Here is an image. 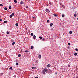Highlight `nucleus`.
Listing matches in <instances>:
<instances>
[{"instance_id":"4c0bfd02","label":"nucleus","mask_w":78,"mask_h":78,"mask_svg":"<svg viewBox=\"0 0 78 78\" xmlns=\"http://www.w3.org/2000/svg\"><path fill=\"white\" fill-rule=\"evenodd\" d=\"M25 30H26V31H27L28 30V29H27V28H26Z\"/></svg>"},{"instance_id":"a18cd8bd","label":"nucleus","mask_w":78,"mask_h":78,"mask_svg":"<svg viewBox=\"0 0 78 78\" xmlns=\"http://www.w3.org/2000/svg\"><path fill=\"white\" fill-rule=\"evenodd\" d=\"M34 17H32V19H34Z\"/></svg>"},{"instance_id":"79ce46f5","label":"nucleus","mask_w":78,"mask_h":78,"mask_svg":"<svg viewBox=\"0 0 78 78\" xmlns=\"http://www.w3.org/2000/svg\"><path fill=\"white\" fill-rule=\"evenodd\" d=\"M2 21V19H0V22H1Z\"/></svg>"},{"instance_id":"ea45409f","label":"nucleus","mask_w":78,"mask_h":78,"mask_svg":"<svg viewBox=\"0 0 78 78\" xmlns=\"http://www.w3.org/2000/svg\"><path fill=\"white\" fill-rule=\"evenodd\" d=\"M68 66V67H70L71 66L70 65H69Z\"/></svg>"},{"instance_id":"f8f14e48","label":"nucleus","mask_w":78,"mask_h":78,"mask_svg":"<svg viewBox=\"0 0 78 78\" xmlns=\"http://www.w3.org/2000/svg\"><path fill=\"white\" fill-rule=\"evenodd\" d=\"M20 4H21L22 5L23 4V2L22 1L20 3Z\"/></svg>"},{"instance_id":"7ed1b4c3","label":"nucleus","mask_w":78,"mask_h":78,"mask_svg":"<svg viewBox=\"0 0 78 78\" xmlns=\"http://www.w3.org/2000/svg\"><path fill=\"white\" fill-rule=\"evenodd\" d=\"M45 11L47 12H50V10L48 9H46L45 10Z\"/></svg>"},{"instance_id":"6ab92c4d","label":"nucleus","mask_w":78,"mask_h":78,"mask_svg":"<svg viewBox=\"0 0 78 78\" xmlns=\"http://www.w3.org/2000/svg\"><path fill=\"white\" fill-rule=\"evenodd\" d=\"M9 9H11V6H10L9 7Z\"/></svg>"},{"instance_id":"2f4dec72","label":"nucleus","mask_w":78,"mask_h":78,"mask_svg":"<svg viewBox=\"0 0 78 78\" xmlns=\"http://www.w3.org/2000/svg\"><path fill=\"white\" fill-rule=\"evenodd\" d=\"M39 38H40V39H42V37H39Z\"/></svg>"},{"instance_id":"a211bd4d","label":"nucleus","mask_w":78,"mask_h":78,"mask_svg":"<svg viewBox=\"0 0 78 78\" xmlns=\"http://www.w3.org/2000/svg\"><path fill=\"white\" fill-rule=\"evenodd\" d=\"M4 23H7V22H8V21H5L4 22Z\"/></svg>"},{"instance_id":"c756f323","label":"nucleus","mask_w":78,"mask_h":78,"mask_svg":"<svg viewBox=\"0 0 78 78\" xmlns=\"http://www.w3.org/2000/svg\"><path fill=\"white\" fill-rule=\"evenodd\" d=\"M30 35H31V36H33V33H31L30 34Z\"/></svg>"},{"instance_id":"5701e85b","label":"nucleus","mask_w":78,"mask_h":78,"mask_svg":"<svg viewBox=\"0 0 78 78\" xmlns=\"http://www.w3.org/2000/svg\"><path fill=\"white\" fill-rule=\"evenodd\" d=\"M34 48V47L33 46H32L31 47V49H33Z\"/></svg>"},{"instance_id":"412c9836","label":"nucleus","mask_w":78,"mask_h":78,"mask_svg":"<svg viewBox=\"0 0 78 78\" xmlns=\"http://www.w3.org/2000/svg\"><path fill=\"white\" fill-rule=\"evenodd\" d=\"M25 51L26 52V53H28V52L29 51H28V50H26Z\"/></svg>"},{"instance_id":"6e6d98bb","label":"nucleus","mask_w":78,"mask_h":78,"mask_svg":"<svg viewBox=\"0 0 78 78\" xmlns=\"http://www.w3.org/2000/svg\"><path fill=\"white\" fill-rule=\"evenodd\" d=\"M73 1H75V0H73Z\"/></svg>"},{"instance_id":"5fc2aeb1","label":"nucleus","mask_w":78,"mask_h":78,"mask_svg":"<svg viewBox=\"0 0 78 78\" xmlns=\"http://www.w3.org/2000/svg\"><path fill=\"white\" fill-rule=\"evenodd\" d=\"M30 0H29V1H30Z\"/></svg>"},{"instance_id":"393cba45","label":"nucleus","mask_w":78,"mask_h":78,"mask_svg":"<svg viewBox=\"0 0 78 78\" xmlns=\"http://www.w3.org/2000/svg\"><path fill=\"white\" fill-rule=\"evenodd\" d=\"M18 64H19V63H18V62L16 63V66H18Z\"/></svg>"},{"instance_id":"603ef678","label":"nucleus","mask_w":78,"mask_h":78,"mask_svg":"<svg viewBox=\"0 0 78 78\" xmlns=\"http://www.w3.org/2000/svg\"><path fill=\"white\" fill-rule=\"evenodd\" d=\"M48 6V5H47V6Z\"/></svg>"},{"instance_id":"9b49d317","label":"nucleus","mask_w":78,"mask_h":78,"mask_svg":"<svg viewBox=\"0 0 78 78\" xmlns=\"http://www.w3.org/2000/svg\"><path fill=\"white\" fill-rule=\"evenodd\" d=\"M12 69V66H11V67L9 68V70Z\"/></svg>"},{"instance_id":"09e8293b","label":"nucleus","mask_w":78,"mask_h":78,"mask_svg":"<svg viewBox=\"0 0 78 78\" xmlns=\"http://www.w3.org/2000/svg\"><path fill=\"white\" fill-rule=\"evenodd\" d=\"M58 73H55V74H57Z\"/></svg>"},{"instance_id":"ddd939ff","label":"nucleus","mask_w":78,"mask_h":78,"mask_svg":"<svg viewBox=\"0 0 78 78\" xmlns=\"http://www.w3.org/2000/svg\"><path fill=\"white\" fill-rule=\"evenodd\" d=\"M14 44H15V42H13L12 43V45H14Z\"/></svg>"},{"instance_id":"2eb2a0df","label":"nucleus","mask_w":78,"mask_h":78,"mask_svg":"<svg viewBox=\"0 0 78 78\" xmlns=\"http://www.w3.org/2000/svg\"><path fill=\"white\" fill-rule=\"evenodd\" d=\"M14 2H15V3H17V0H14Z\"/></svg>"},{"instance_id":"c03bdc74","label":"nucleus","mask_w":78,"mask_h":78,"mask_svg":"<svg viewBox=\"0 0 78 78\" xmlns=\"http://www.w3.org/2000/svg\"><path fill=\"white\" fill-rule=\"evenodd\" d=\"M15 61L16 62H18V60H16V61Z\"/></svg>"},{"instance_id":"72a5a7b5","label":"nucleus","mask_w":78,"mask_h":78,"mask_svg":"<svg viewBox=\"0 0 78 78\" xmlns=\"http://www.w3.org/2000/svg\"><path fill=\"white\" fill-rule=\"evenodd\" d=\"M65 16V15L64 14H62V17H63Z\"/></svg>"},{"instance_id":"864d4df0","label":"nucleus","mask_w":78,"mask_h":78,"mask_svg":"<svg viewBox=\"0 0 78 78\" xmlns=\"http://www.w3.org/2000/svg\"><path fill=\"white\" fill-rule=\"evenodd\" d=\"M77 20H78V18H77Z\"/></svg>"},{"instance_id":"b1692460","label":"nucleus","mask_w":78,"mask_h":78,"mask_svg":"<svg viewBox=\"0 0 78 78\" xmlns=\"http://www.w3.org/2000/svg\"><path fill=\"white\" fill-rule=\"evenodd\" d=\"M9 17H10V18H12V15H11Z\"/></svg>"},{"instance_id":"a19ab883","label":"nucleus","mask_w":78,"mask_h":78,"mask_svg":"<svg viewBox=\"0 0 78 78\" xmlns=\"http://www.w3.org/2000/svg\"><path fill=\"white\" fill-rule=\"evenodd\" d=\"M1 75H3V73H1Z\"/></svg>"},{"instance_id":"c85d7f7f","label":"nucleus","mask_w":78,"mask_h":78,"mask_svg":"<svg viewBox=\"0 0 78 78\" xmlns=\"http://www.w3.org/2000/svg\"><path fill=\"white\" fill-rule=\"evenodd\" d=\"M54 16H55L56 17H57V14H54Z\"/></svg>"},{"instance_id":"39448f33","label":"nucleus","mask_w":78,"mask_h":78,"mask_svg":"<svg viewBox=\"0 0 78 78\" xmlns=\"http://www.w3.org/2000/svg\"><path fill=\"white\" fill-rule=\"evenodd\" d=\"M38 58L40 59V58H41V55H39L38 56Z\"/></svg>"},{"instance_id":"473e14b6","label":"nucleus","mask_w":78,"mask_h":78,"mask_svg":"<svg viewBox=\"0 0 78 78\" xmlns=\"http://www.w3.org/2000/svg\"><path fill=\"white\" fill-rule=\"evenodd\" d=\"M26 8H28V6H27V5L26 6Z\"/></svg>"},{"instance_id":"37998d69","label":"nucleus","mask_w":78,"mask_h":78,"mask_svg":"<svg viewBox=\"0 0 78 78\" xmlns=\"http://www.w3.org/2000/svg\"><path fill=\"white\" fill-rule=\"evenodd\" d=\"M60 4L61 5H62V3H60Z\"/></svg>"},{"instance_id":"aec40b11","label":"nucleus","mask_w":78,"mask_h":78,"mask_svg":"<svg viewBox=\"0 0 78 78\" xmlns=\"http://www.w3.org/2000/svg\"><path fill=\"white\" fill-rule=\"evenodd\" d=\"M12 16H14V13H12Z\"/></svg>"},{"instance_id":"bb28decb","label":"nucleus","mask_w":78,"mask_h":78,"mask_svg":"<svg viewBox=\"0 0 78 78\" xmlns=\"http://www.w3.org/2000/svg\"><path fill=\"white\" fill-rule=\"evenodd\" d=\"M0 6H3V5H2V4H0Z\"/></svg>"},{"instance_id":"dca6fc26","label":"nucleus","mask_w":78,"mask_h":78,"mask_svg":"<svg viewBox=\"0 0 78 78\" xmlns=\"http://www.w3.org/2000/svg\"><path fill=\"white\" fill-rule=\"evenodd\" d=\"M9 33H9V32H8V31L7 32V34H9Z\"/></svg>"},{"instance_id":"4be33fe9","label":"nucleus","mask_w":78,"mask_h":78,"mask_svg":"<svg viewBox=\"0 0 78 78\" xmlns=\"http://www.w3.org/2000/svg\"><path fill=\"white\" fill-rule=\"evenodd\" d=\"M77 16V14L76 13L74 14V16L75 17H76Z\"/></svg>"},{"instance_id":"cd10ccee","label":"nucleus","mask_w":78,"mask_h":78,"mask_svg":"<svg viewBox=\"0 0 78 78\" xmlns=\"http://www.w3.org/2000/svg\"><path fill=\"white\" fill-rule=\"evenodd\" d=\"M4 9L5 10H7V8L6 7H5Z\"/></svg>"},{"instance_id":"f257e3e1","label":"nucleus","mask_w":78,"mask_h":78,"mask_svg":"<svg viewBox=\"0 0 78 78\" xmlns=\"http://www.w3.org/2000/svg\"><path fill=\"white\" fill-rule=\"evenodd\" d=\"M47 70H48V69L47 68H45L43 69L42 70V73L43 75H44V74L45 73V72L47 71Z\"/></svg>"},{"instance_id":"58836bf2","label":"nucleus","mask_w":78,"mask_h":78,"mask_svg":"<svg viewBox=\"0 0 78 78\" xmlns=\"http://www.w3.org/2000/svg\"><path fill=\"white\" fill-rule=\"evenodd\" d=\"M75 50L76 51H78V49L77 48H76L75 49Z\"/></svg>"},{"instance_id":"7c9ffc66","label":"nucleus","mask_w":78,"mask_h":78,"mask_svg":"<svg viewBox=\"0 0 78 78\" xmlns=\"http://www.w3.org/2000/svg\"><path fill=\"white\" fill-rule=\"evenodd\" d=\"M47 22H48V23L49 22H50V20H47Z\"/></svg>"},{"instance_id":"a878e982","label":"nucleus","mask_w":78,"mask_h":78,"mask_svg":"<svg viewBox=\"0 0 78 78\" xmlns=\"http://www.w3.org/2000/svg\"><path fill=\"white\" fill-rule=\"evenodd\" d=\"M69 33V34H72V31H70Z\"/></svg>"},{"instance_id":"49530a36","label":"nucleus","mask_w":78,"mask_h":78,"mask_svg":"<svg viewBox=\"0 0 78 78\" xmlns=\"http://www.w3.org/2000/svg\"><path fill=\"white\" fill-rule=\"evenodd\" d=\"M59 25H61V23H59Z\"/></svg>"},{"instance_id":"423d86ee","label":"nucleus","mask_w":78,"mask_h":78,"mask_svg":"<svg viewBox=\"0 0 78 78\" xmlns=\"http://www.w3.org/2000/svg\"><path fill=\"white\" fill-rule=\"evenodd\" d=\"M53 23H51L50 24V27H52V26H53Z\"/></svg>"},{"instance_id":"6e6552de","label":"nucleus","mask_w":78,"mask_h":78,"mask_svg":"<svg viewBox=\"0 0 78 78\" xmlns=\"http://www.w3.org/2000/svg\"><path fill=\"white\" fill-rule=\"evenodd\" d=\"M32 69H36V67H35L34 66L32 67Z\"/></svg>"},{"instance_id":"0eeeda50","label":"nucleus","mask_w":78,"mask_h":78,"mask_svg":"<svg viewBox=\"0 0 78 78\" xmlns=\"http://www.w3.org/2000/svg\"><path fill=\"white\" fill-rule=\"evenodd\" d=\"M15 25L16 27H17L18 26H19V24H18V23H16L15 24Z\"/></svg>"},{"instance_id":"de8ad7c7","label":"nucleus","mask_w":78,"mask_h":78,"mask_svg":"<svg viewBox=\"0 0 78 78\" xmlns=\"http://www.w3.org/2000/svg\"><path fill=\"white\" fill-rule=\"evenodd\" d=\"M34 78H38V77H35Z\"/></svg>"},{"instance_id":"f704fd0d","label":"nucleus","mask_w":78,"mask_h":78,"mask_svg":"<svg viewBox=\"0 0 78 78\" xmlns=\"http://www.w3.org/2000/svg\"><path fill=\"white\" fill-rule=\"evenodd\" d=\"M62 7L63 8H65V6L64 5H62Z\"/></svg>"},{"instance_id":"f3484780","label":"nucleus","mask_w":78,"mask_h":78,"mask_svg":"<svg viewBox=\"0 0 78 78\" xmlns=\"http://www.w3.org/2000/svg\"><path fill=\"white\" fill-rule=\"evenodd\" d=\"M77 55V53L76 52L74 53V55L76 56Z\"/></svg>"},{"instance_id":"f03ea898","label":"nucleus","mask_w":78,"mask_h":78,"mask_svg":"<svg viewBox=\"0 0 78 78\" xmlns=\"http://www.w3.org/2000/svg\"><path fill=\"white\" fill-rule=\"evenodd\" d=\"M46 73H51V70L50 69H48L46 71Z\"/></svg>"},{"instance_id":"9d476101","label":"nucleus","mask_w":78,"mask_h":78,"mask_svg":"<svg viewBox=\"0 0 78 78\" xmlns=\"http://www.w3.org/2000/svg\"><path fill=\"white\" fill-rule=\"evenodd\" d=\"M50 66V64H48L47 65V67H49Z\"/></svg>"},{"instance_id":"20e7f679","label":"nucleus","mask_w":78,"mask_h":78,"mask_svg":"<svg viewBox=\"0 0 78 78\" xmlns=\"http://www.w3.org/2000/svg\"><path fill=\"white\" fill-rule=\"evenodd\" d=\"M33 37L34 39H36V36L35 35H34L33 36Z\"/></svg>"},{"instance_id":"c9c22d12","label":"nucleus","mask_w":78,"mask_h":78,"mask_svg":"<svg viewBox=\"0 0 78 78\" xmlns=\"http://www.w3.org/2000/svg\"><path fill=\"white\" fill-rule=\"evenodd\" d=\"M68 44L69 45H71V44L70 43H68Z\"/></svg>"},{"instance_id":"1a4fd4ad","label":"nucleus","mask_w":78,"mask_h":78,"mask_svg":"<svg viewBox=\"0 0 78 78\" xmlns=\"http://www.w3.org/2000/svg\"><path fill=\"white\" fill-rule=\"evenodd\" d=\"M49 3L50 5H52L51 2H49Z\"/></svg>"},{"instance_id":"3c124183","label":"nucleus","mask_w":78,"mask_h":78,"mask_svg":"<svg viewBox=\"0 0 78 78\" xmlns=\"http://www.w3.org/2000/svg\"><path fill=\"white\" fill-rule=\"evenodd\" d=\"M11 70H13V69H12V68Z\"/></svg>"},{"instance_id":"4468645a","label":"nucleus","mask_w":78,"mask_h":78,"mask_svg":"<svg viewBox=\"0 0 78 78\" xmlns=\"http://www.w3.org/2000/svg\"><path fill=\"white\" fill-rule=\"evenodd\" d=\"M18 57H20V56H21V55H20V54H18Z\"/></svg>"},{"instance_id":"e433bc0d","label":"nucleus","mask_w":78,"mask_h":78,"mask_svg":"<svg viewBox=\"0 0 78 78\" xmlns=\"http://www.w3.org/2000/svg\"><path fill=\"white\" fill-rule=\"evenodd\" d=\"M45 40V39L44 38L42 39V41H44Z\"/></svg>"},{"instance_id":"8fccbe9b","label":"nucleus","mask_w":78,"mask_h":78,"mask_svg":"<svg viewBox=\"0 0 78 78\" xmlns=\"http://www.w3.org/2000/svg\"><path fill=\"white\" fill-rule=\"evenodd\" d=\"M76 78H78V76H77L76 77Z\"/></svg>"}]
</instances>
